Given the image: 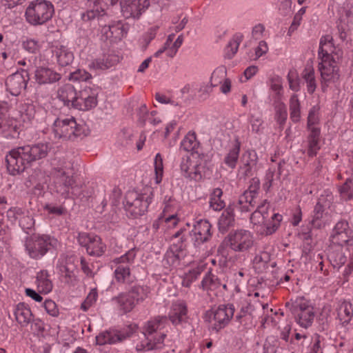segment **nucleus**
I'll use <instances>...</instances> for the list:
<instances>
[{
    "instance_id": "obj_37",
    "label": "nucleus",
    "mask_w": 353,
    "mask_h": 353,
    "mask_svg": "<svg viewBox=\"0 0 353 353\" xmlns=\"http://www.w3.org/2000/svg\"><path fill=\"white\" fill-rule=\"evenodd\" d=\"M222 195V190L215 188L210 196V207L215 211H220L225 206V202L221 199Z\"/></svg>"
},
{
    "instance_id": "obj_55",
    "label": "nucleus",
    "mask_w": 353,
    "mask_h": 353,
    "mask_svg": "<svg viewBox=\"0 0 353 353\" xmlns=\"http://www.w3.org/2000/svg\"><path fill=\"white\" fill-rule=\"evenodd\" d=\"M256 195L250 193L248 191H245L240 196L238 201L239 204H243L245 203H249L251 205H257Z\"/></svg>"
},
{
    "instance_id": "obj_41",
    "label": "nucleus",
    "mask_w": 353,
    "mask_h": 353,
    "mask_svg": "<svg viewBox=\"0 0 353 353\" xmlns=\"http://www.w3.org/2000/svg\"><path fill=\"white\" fill-rule=\"evenodd\" d=\"M19 225L27 233L28 230H31L34 226V220L32 214H30L29 211L23 209Z\"/></svg>"
},
{
    "instance_id": "obj_61",
    "label": "nucleus",
    "mask_w": 353,
    "mask_h": 353,
    "mask_svg": "<svg viewBox=\"0 0 353 353\" xmlns=\"http://www.w3.org/2000/svg\"><path fill=\"white\" fill-rule=\"evenodd\" d=\"M251 307L252 305L248 303L245 307H242L239 313L236 314V320L240 324L242 325L245 319L250 318Z\"/></svg>"
},
{
    "instance_id": "obj_53",
    "label": "nucleus",
    "mask_w": 353,
    "mask_h": 353,
    "mask_svg": "<svg viewBox=\"0 0 353 353\" xmlns=\"http://www.w3.org/2000/svg\"><path fill=\"white\" fill-rule=\"evenodd\" d=\"M97 296L98 293L97 289H92L83 303H82L81 308L83 311H87L88 308L96 302Z\"/></svg>"
},
{
    "instance_id": "obj_54",
    "label": "nucleus",
    "mask_w": 353,
    "mask_h": 353,
    "mask_svg": "<svg viewBox=\"0 0 353 353\" xmlns=\"http://www.w3.org/2000/svg\"><path fill=\"white\" fill-rule=\"evenodd\" d=\"M319 108L314 105L309 111L307 117V128L316 127L315 125L319 123V118L318 116Z\"/></svg>"
},
{
    "instance_id": "obj_35",
    "label": "nucleus",
    "mask_w": 353,
    "mask_h": 353,
    "mask_svg": "<svg viewBox=\"0 0 353 353\" xmlns=\"http://www.w3.org/2000/svg\"><path fill=\"white\" fill-rule=\"evenodd\" d=\"M199 144L195 132H189L182 140L181 148L186 152H194Z\"/></svg>"
},
{
    "instance_id": "obj_15",
    "label": "nucleus",
    "mask_w": 353,
    "mask_h": 353,
    "mask_svg": "<svg viewBox=\"0 0 353 353\" xmlns=\"http://www.w3.org/2000/svg\"><path fill=\"white\" fill-rule=\"evenodd\" d=\"M235 308L233 304L220 305L211 314L214 321L212 329L216 332L225 327L234 316Z\"/></svg>"
},
{
    "instance_id": "obj_52",
    "label": "nucleus",
    "mask_w": 353,
    "mask_h": 353,
    "mask_svg": "<svg viewBox=\"0 0 353 353\" xmlns=\"http://www.w3.org/2000/svg\"><path fill=\"white\" fill-rule=\"evenodd\" d=\"M22 208H12L7 211L6 216L8 221L12 224H17L19 223L20 218L22 213Z\"/></svg>"
},
{
    "instance_id": "obj_30",
    "label": "nucleus",
    "mask_w": 353,
    "mask_h": 353,
    "mask_svg": "<svg viewBox=\"0 0 353 353\" xmlns=\"http://www.w3.org/2000/svg\"><path fill=\"white\" fill-rule=\"evenodd\" d=\"M240 148L241 143L239 140H236L235 143L224 158V163L231 169H234L236 165L239 156Z\"/></svg>"
},
{
    "instance_id": "obj_44",
    "label": "nucleus",
    "mask_w": 353,
    "mask_h": 353,
    "mask_svg": "<svg viewBox=\"0 0 353 353\" xmlns=\"http://www.w3.org/2000/svg\"><path fill=\"white\" fill-rule=\"evenodd\" d=\"M180 168L183 176L192 180V175L193 174L194 172L193 168H194V163L192 164L189 156H185L182 157Z\"/></svg>"
},
{
    "instance_id": "obj_58",
    "label": "nucleus",
    "mask_w": 353,
    "mask_h": 353,
    "mask_svg": "<svg viewBox=\"0 0 353 353\" xmlns=\"http://www.w3.org/2000/svg\"><path fill=\"white\" fill-rule=\"evenodd\" d=\"M99 94V90L97 88H92L90 87H85L81 90H79L77 92V94L81 96L83 98H87V99H90L93 97L94 101H97V98Z\"/></svg>"
},
{
    "instance_id": "obj_50",
    "label": "nucleus",
    "mask_w": 353,
    "mask_h": 353,
    "mask_svg": "<svg viewBox=\"0 0 353 353\" xmlns=\"http://www.w3.org/2000/svg\"><path fill=\"white\" fill-rule=\"evenodd\" d=\"M325 210V208L321 207V205L318 204H316L313 212V219L311 221V223L314 228L321 227V219L323 218Z\"/></svg>"
},
{
    "instance_id": "obj_27",
    "label": "nucleus",
    "mask_w": 353,
    "mask_h": 353,
    "mask_svg": "<svg viewBox=\"0 0 353 353\" xmlns=\"http://www.w3.org/2000/svg\"><path fill=\"white\" fill-rule=\"evenodd\" d=\"M48 272L47 270H41L37 275V288L40 292L47 294L52 291V283L48 279Z\"/></svg>"
},
{
    "instance_id": "obj_22",
    "label": "nucleus",
    "mask_w": 353,
    "mask_h": 353,
    "mask_svg": "<svg viewBox=\"0 0 353 353\" xmlns=\"http://www.w3.org/2000/svg\"><path fill=\"white\" fill-rule=\"evenodd\" d=\"M234 208L232 205L227 207L222 212L218 221V228L221 233L224 234L234 225Z\"/></svg>"
},
{
    "instance_id": "obj_26",
    "label": "nucleus",
    "mask_w": 353,
    "mask_h": 353,
    "mask_svg": "<svg viewBox=\"0 0 353 353\" xmlns=\"http://www.w3.org/2000/svg\"><path fill=\"white\" fill-rule=\"evenodd\" d=\"M283 219L281 214L279 213H274L270 219L261 221L262 224L265 228V235H271L274 233L280 226L281 222Z\"/></svg>"
},
{
    "instance_id": "obj_28",
    "label": "nucleus",
    "mask_w": 353,
    "mask_h": 353,
    "mask_svg": "<svg viewBox=\"0 0 353 353\" xmlns=\"http://www.w3.org/2000/svg\"><path fill=\"white\" fill-rule=\"evenodd\" d=\"M327 258L334 268L337 269L343 265L347 261L346 256L341 248L329 251Z\"/></svg>"
},
{
    "instance_id": "obj_31",
    "label": "nucleus",
    "mask_w": 353,
    "mask_h": 353,
    "mask_svg": "<svg viewBox=\"0 0 353 353\" xmlns=\"http://www.w3.org/2000/svg\"><path fill=\"white\" fill-rule=\"evenodd\" d=\"M353 315L352 305L347 301L342 302L338 308V316L343 324L348 323Z\"/></svg>"
},
{
    "instance_id": "obj_4",
    "label": "nucleus",
    "mask_w": 353,
    "mask_h": 353,
    "mask_svg": "<svg viewBox=\"0 0 353 353\" xmlns=\"http://www.w3.org/2000/svg\"><path fill=\"white\" fill-rule=\"evenodd\" d=\"M52 134L55 139L74 140L89 134L85 125L78 124L74 117L57 118L51 126Z\"/></svg>"
},
{
    "instance_id": "obj_16",
    "label": "nucleus",
    "mask_w": 353,
    "mask_h": 353,
    "mask_svg": "<svg viewBox=\"0 0 353 353\" xmlns=\"http://www.w3.org/2000/svg\"><path fill=\"white\" fill-rule=\"evenodd\" d=\"M120 5L125 18L139 19L150 6V0H125L121 1Z\"/></svg>"
},
{
    "instance_id": "obj_46",
    "label": "nucleus",
    "mask_w": 353,
    "mask_h": 353,
    "mask_svg": "<svg viewBox=\"0 0 353 353\" xmlns=\"http://www.w3.org/2000/svg\"><path fill=\"white\" fill-rule=\"evenodd\" d=\"M243 40V34L237 33L234 35L232 39L229 42L228 48V56L232 58L237 52L239 44Z\"/></svg>"
},
{
    "instance_id": "obj_18",
    "label": "nucleus",
    "mask_w": 353,
    "mask_h": 353,
    "mask_svg": "<svg viewBox=\"0 0 353 353\" xmlns=\"http://www.w3.org/2000/svg\"><path fill=\"white\" fill-rule=\"evenodd\" d=\"M258 156L254 150H247L241 158V165L239 168L240 174L244 179L252 176L256 168Z\"/></svg>"
},
{
    "instance_id": "obj_13",
    "label": "nucleus",
    "mask_w": 353,
    "mask_h": 353,
    "mask_svg": "<svg viewBox=\"0 0 353 353\" xmlns=\"http://www.w3.org/2000/svg\"><path fill=\"white\" fill-rule=\"evenodd\" d=\"M212 225L207 219H199L194 221L192 230L189 232L192 241L195 246L208 242L212 236Z\"/></svg>"
},
{
    "instance_id": "obj_39",
    "label": "nucleus",
    "mask_w": 353,
    "mask_h": 353,
    "mask_svg": "<svg viewBox=\"0 0 353 353\" xmlns=\"http://www.w3.org/2000/svg\"><path fill=\"white\" fill-rule=\"evenodd\" d=\"M194 172L192 175V180L198 181L202 179L205 175V172L208 170L206 160H203L200 158L195 163L194 168H193Z\"/></svg>"
},
{
    "instance_id": "obj_10",
    "label": "nucleus",
    "mask_w": 353,
    "mask_h": 353,
    "mask_svg": "<svg viewBox=\"0 0 353 353\" xmlns=\"http://www.w3.org/2000/svg\"><path fill=\"white\" fill-rule=\"evenodd\" d=\"M223 243L234 252H244L248 251L254 244L252 233L245 230H237L230 232Z\"/></svg>"
},
{
    "instance_id": "obj_2",
    "label": "nucleus",
    "mask_w": 353,
    "mask_h": 353,
    "mask_svg": "<svg viewBox=\"0 0 353 353\" xmlns=\"http://www.w3.org/2000/svg\"><path fill=\"white\" fill-rule=\"evenodd\" d=\"M50 149V143H38L11 150L5 159L8 172L13 176L24 172L33 162L47 157Z\"/></svg>"
},
{
    "instance_id": "obj_40",
    "label": "nucleus",
    "mask_w": 353,
    "mask_h": 353,
    "mask_svg": "<svg viewBox=\"0 0 353 353\" xmlns=\"http://www.w3.org/2000/svg\"><path fill=\"white\" fill-rule=\"evenodd\" d=\"M290 119L293 122H298L301 118L300 103L297 95L294 94L290 99Z\"/></svg>"
},
{
    "instance_id": "obj_57",
    "label": "nucleus",
    "mask_w": 353,
    "mask_h": 353,
    "mask_svg": "<svg viewBox=\"0 0 353 353\" xmlns=\"http://www.w3.org/2000/svg\"><path fill=\"white\" fill-rule=\"evenodd\" d=\"M287 77L289 82L290 88L294 92H298L300 90L301 80L296 75V72L290 71Z\"/></svg>"
},
{
    "instance_id": "obj_3",
    "label": "nucleus",
    "mask_w": 353,
    "mask_h": 353,
    "mask_svg": "<svg viewBox=\"0 0 353 353\" xmlns=\"http://www.w3.org/2000/svg\"><path fill=\"white\" fill-rule=\"evenodd\" d=\"M53 175L54 190L63 198L75 199L83 195V183H77L71 172L58 168H54Z\"/></svg>"
},
{
    "instance_id": "obj_56",
    "label": "nucleus",
    "mask_w": 353,
    "mask_h": 353,
    "mask_svg": "<svg viewBox=\"0 0 353 353\" xmlns=\"http://www.w3.org/2000/svg\"><path fill=\"white\" fill-rule=\"evenodd\" d=\"M135 252L133 250H129L125 254L120 257L116 258L114 262L119 265V264H128L132 263L135 258Z\"/></svg>"
},
{
    "instance_id": "obj_33",
    "label": "nucleus",
    "mask_w": 353,
    "mask_h": 353,
    "mask_svg": "<svg viewBox=\"0 0 353 353\" xmlns=\"http://www.w3.org/2000/svg\"><path fill=\"white\" fill-rule=\"evenodd\" d=\"M269 203L267 200H264L262 203L257 205V208L254 212H253L251 214L250 219L251 221L256 223L255 221H257L259 223H261L259 220L261 218V221H263L268 218V208H269Z\"/></svg>"
},
{
    "instance_id": "obj_48",
    "label": "nucleus",
    "mask_w": 353,
    "mask_h": 353,
    "mask_svg": "<svg viewBox=\"0 0 353 353\" xmlns=\"http://www.w3.org/2000/svg\"><path fill=\"white\" fill-rule=\"evenodd\" d=\"M287 109L283 103H280L276 108L275 118L277 123L280 125V128H283V125L287 119Z\"/></svg>"
},
{
    "instance_id": "obj_20",
    "label": "nucleus",
    "mask_w": 353,
    "mask_h": 353,
    "mask_svg": "<svg viewBox=\"0 0 353 353\" xmlns=\"http://www.w3.org/2000/svg\"><path fill=\"white\" fill-rule=\"evenodd\" d=\"M112 301L117 304L119 310L123 314L131 312L137 305V303L130 294L121 292L118 296H114Z\"/></svg>"
},
{
    "instance_id": "obj_62",
    "label": "nucleus",
    "mask_w": 353,
    "mask_h": 353,
    "mask_svg": "<svg viewBox=\"0 0 353 353\" xmlns=\"http://www.w3.org/2000/svg\"><path fill=\"white\" fill-rule=\"evenodd\" d=\"M333 201V195L331 193L321 194L318 199L316 204L325 209L330 208Z\"/></svg>"
},
{
    "instance_id": "obj_51",
    "label": "nucleus",
    "mask_w": 353,
    "mask_h": 353,
    "mask_svg": "<svg viewBox=\"0 0 353 353\" xmlns=\"http://www.w3.org/2000/svg\"><path fill=\"white\" fill-rule=\"evenodd\" d=\"M332 37L330 35H325L321 38L318 52L319 58L325 57V52L329 53L327 49H324V46H329L330 48L333 47V43H332Z\"/></svg>"
},
{
    "instance_id": "obj_11",
    "label": "nucleus",
    "mask_w": 353,
    "mask_h": 353,
    "mask_svg": "<svg viewBox=\"0 0 353 353\" xmlns=\"http://www.w3.org/2000/svg\"><path fill=\"white\" fill-rule=\"evenodd\" d=\"M77 241L81 246L85 248L90 256L99 257L102 256L106 250V245L97 235L80 232L77 236Z\"/></svg>"
},
{
    "instance_id": "obj_5",
    "label": "nucleus",
    "mask_w": 353,
    "mask_h": 353,
    "mask_svg": "<svg viewBox=\"0 0 353 353\" xmlns=\"http://www.w3.org/2000/svg\"><path fill=\"white\" fill-rule=\"evenodd\" d=\"M54 13L53 4L46 0L31 1L25 12L26 19L32 26H41L50 21Z\"/></svg>"
},
{
    "instance_id": "obj_42",
    "label": "nucleus",
    "mask_w": 353,
    "mask_h": 353,
    "mask_svg": "<svg viewBox=\"0 0 353 353\" xmlns=\"http://www.w3.org/2000/svg\"><path fill=\"white\" fill-rule=\"evenodd\" d=\"M60 273L65 279V283H72L74 279V265H70L67 261L59 262L57 265Z\"/></svg>"
},
{
    "instance_id": "obj_12",
    "label": "nucleus",
    "mask_w": 353,
    "mask_h": 353,
    "mask_svg": "<svg viewBox=\"0 0 353 353\" xmlns=\"http://www.w3.org/2000/svg\"><path fill=\"white\" fill-rule=\"evenodd\" d=\"M137 325H130L122 330H110L103 332L96 336L97 344H115L130 337L137 330Z\"/></svg>"
},
{
    "instance_id": "obj_1",
    "label": "nucleus",
    "mask_w": 353,
    "mask_h": 353,
    "mask_svg": "<svg viewBox=\"0 0 353 353\" xmlns=\"http://www.w3.org/2000/svg\"><path fill=\"white\" fill-rule=\"evenodd\" d=\"M188 319V307L183 301H177L172 303L171 310L166 316H157L147 321L143 327V339L136 346L137 351L148 352L159 350L165 346V339L167 335L162 332L168 325L169 321L176 326L185 322Z\"/></svg>"
},
{
    "instance_id": "obj_64",
    "label": "nucleus",
    "mask_w": 353,
    "mask_h": 353,
    "mask_svg": "<svg viewBox=\"0 0 353 353\" xmlns=\"http://www.w3.org/2000/svg\"><path fill=\"white\" fill-rule=\"evenodd\" d=\"M174 241H175L170 245V247L172 250L183 253L186 248L187 237H181L180 239H175Z\"/></svg>"
},
{
    "instance_id": "obj_49",
    "label": "nucleus",
    "mask_w": 353,
    "mask_h": 353,
    "mask_svg": "<svg viewBox=\"0 0 353 353\" xmlns=\"http://www.w3.org/2000/svg\"><path fill=\"white\" fill-rule=\"evenodd\" d=\"M92 78V75L85 70L77 69L70 74L69 79L74 81H86Z\"/></svg>"
},
{
    "instance_id": "obj_9",
    "label": "nucleus",
    "mask_w": 353,
    "mask_h": 353,
    "mask_svg": "<svg viewBox=\"0 0 353 353\" xmlns=\"http://www.w3.org/2000/svg\"><path fill=\"white\" fill-rule=\"evenodd\" d=\"M325 57L319 58L321 62L319 63V70L321 73V78L325 81L336 83L340 79L339 67L336 63L342 58L343 52L338 50L335 52L337 60L330 54L325 52Z\"/></svg>"
},
{
    "instance_id": "obj_14",
    "label": "nucleus",
    "mask_w": 353,
    "mask_h": 353,
    "mask_svg": "<svg viewBox=\"0 0 353 353\" xmlns=\"http://www.w3.org/2000/svg\"><path fill=\"white\" fill-rule=\"evenodd\" d=\"M29 74L26 70L18 71L7 77L6 90L13 96L19 95L26 88Z\"/></svg>"
},
{
    "instance_id": "obj_21",
    "label": "nucleus",
    "mask_w": 353,
    "mask_h": 353,
    "mask_svg": "<svg viewBox=\"0 0 353 353\" xmlns=\"http://www.w3.org/2000/svg\"><path fill=\"white\" fill-rule=\"evenodd\" d=\"M61 79V74L53 70L40 67L35 70V79L39 84L52 83Z\"/></svg>"
},
{
    "instance_id": "obj_59",
    "label": "nucleus",
    "mask_w": 353,
    "mask_h": 353,
    "mask_svg": "<svg viewBox=\"0 0 353 353\" xmlns=\"http://www.w3.org/2000/svg\"><path fill=\"white\" fill-rule=\"evenodd\" d=\"M225 70L223 68L216 69L211 76V84L212 86H216L221 83V79L224 78Z\"/></svg>"
},
{
    "instance_id": "obj_24",
    "label": "nucleus",
    "mask_w": 353,
    "mask_h": 353,
    "mask_svg": "<svg viewBox=\"0 0 353 353\" xmlns=\"http://www.w3.org/2000/svg\"><path fill=\"white\" fill-rule=\"evenodd\" d=\"M77 94L76 89L70 83L63 85L58 90V98L63 101L64 105L69 108L72 107V103H74Z\"/></svg>"
},
{
    "instance_id": "obj_60",
    "label": "nucleus",
    "mask_w": 353,
    "mask_h": 353,
    "mask_svg": "<svg viewBox=\"0 0 353 353\" xmlns=\"http://www.w3.org/2000/svg\"><path fill=\"white\" fill-rule=\"evenodd\" d=\"M23 48L30 53H37L39 50L38 41L30 39L23 42Z\"/></svg>"
},
{
    "instance_id": "obj_25",
    "label": "nucleus",
    "mask_w": 353,
    "mask_h": 353,
    "mask_svg": "<svg viewBox=\"0 0 353 353\" xmlns=\"http://www.w3.org/2000/svg\"><path fill=\"white\" fill-rule=\"evenodd\" d=\"M32 312L25 303H19L14 310L17 321L23 327L27 326L32 320Z\"/></svg>"
},
{
    "instance_id": "obj_36",
    "label": "nucleus",
    "mask_w": 353,
    "mask_h": 353,
    "mask_svg": "<svg viewBox=\"0 0 353 353\" xmlns=\"http://www.w3.org/2000/svg\"><path fill=\"white\" fill-rule=\"evenodd\" d=\"M182 257V252L175 251L170 247L164 255L163 263L169 266L176 267L179 265Z\"/></svg>"
},
{
    "instance_id": "obj_17",
    "label": "nucleus",
    "mask_w": 353,
    "mask_h": 353,
    "mask_svg": "<svg viewBox=\"0 0 353 353\" xmlns=\"http://www.w3.org/2000/svg\"><path fill=\"white\" fill-rule=\"evenodd\" d=\"M119 0H88L90 7L92 9L82 14L81 18L83 21L94 19L96 17H101L105 14V10L109 6L117 4Z\"/></svg>"
},
{
    "instance_id": "obj_45",
    "label": "nucleus",
    "mask_w": 353,
    "mask_h": 353,
    "mask_svg": "<svg viewBox=\"0 0 353 353\" xmlns=\"http://www.w3.org/2000/svg\"><path fill=\"white\" fill-rule=\"evenodd\" d=\"M339 192L344 201H347L353 198V182L351 179H346L343 185L340 187Z\"/></svg>"
},
{
    "instance_id": "obj_8",
    "label": "nucleus",
    "mask_w": 353,
    "mask_h": 353,
    "mask_svg": "<svg viewBox=\"0 0 353 353\" xmlns=\"http://www.w3.org/2000/svg\"><path fill=\"white\" fill-rule=\"evenodd\" d=\"M151 201L150 195L139 194L135 192H128L123 203L127 216L137 219L143 215Z\"/></svg>"
},
{
    "instance_id": "obj_43",
    "label": "nucleus",
    "mask_w": 353,
    "mask_h": 353,
    "mask_svg": "<svg viewBox=\"0 0 353 353\" xmlns=\"http://www.w3.org/2000/svg\"><path fill=\"white\" fill-rule=\"evenodd\" d=\"M303 78L307 83V92L310 94H313L316 88L314 70L312 68L309 70L305 69Z\"/></svg>"
},
{
    "instance_id": "obj_32",
    "label": "nucleus",
    "mask_w": 353,
    "mask_h": 353,
    "mask_svg": "<svg viewBox=\"0 0 353 353\" xmlns=\"http://www.w3.org/2000/svg\"><path fill=\"white\" fill-rule=\"evenodd\" d=\"M117 61V59L115 56L107 55L94 60L90 67L94 69L106 70L114 65Z\"/></svg>"
},
{
    "instance_id": "obj_7",
    "label": "nucleus",
    "mask_w": 353,
    "mask_h": 353,
    "mask_svg": "<svg viewBox=\"0 0 353 353\" xmlns=\"http://www.w3.org/2000/svg\"><path fill=\"white\" fill-rule=\"evenodd\" d=\"M58 241L48 235H33L27 239L26 248L29 256L35 259L43 257L48 252L57 248Z\"/></svg>"
},
{
    "instance_id": "obj_23",
    "label": "nucleus",
    "mask_w": 353,
    "mask_h": 353,
    "mask_svg": "<svg viewBox=\"0 0 353 353\" xmlns=\"http://www.w3.org/2000/svg\"><path fill=\"white\" fill-rule=\"evenodd\" d=\"M114 278L117 283L131 285L135 280L136 276L131 274L130 265L119 264L114 272Z\"/></svg>"
},
{
    "instance_id": "obj_6",
    "label": "nucleus",
    "mask_w": 353,
    "mask_h": 353,
    "mask_svg": "<svg viewBox=\"0 0 353 353\" xmlns=\"http://www.w3.org/2000/svg\"><path fill=\"white\" fill-rule=\"evenodd\" d=\"M285 307L294 315L296 322L302 327L312 325L314 319V308L303 297H298L294 301L285 303Z\"/></svg>"
},
{
    "instance_id": "obj_63",
    "label": "nucleus",
    "mask_w": 353,
    "mask_h": 353,
    "mask_svg": "<svg viewBox=\"0 0 353 353\" xmlns=\"http://www.w3.org/2000/svg\"><path fill=\"white\" fill-rule=\"evenodd\" d=\"M270 87L271 89L275 92L278 99H279L281 96V90L283 89L281 79L279 77L272 78L271 80Z\"/></svg>"
},
{
    "instance_id": "obj_29",
    "label": "nucleus",
    "mask_w": 353,
    "mask_h": 353,
    "mask_svg": "<svg viewBox=\"0 0 353 353\" xmlns=\"http://www.w3.org/2000/svg\"><path fill=\"white\" fill-rule=\"evenodd\" d=\"M128 294H130L131 296L134 298V300L137 304L143 301L148 296L150 292L149 288L145 285H134L126 292Z\"/></svg>"
},
{
    "instance_id": "obj_38",
    "label": "nucleus",
    "mask_w": 353,
    "mask_h": 353,
    "mask_svg": "<svg viewBox=\"0 0 353 353\" xmlns=\"http://www.w3.org/2000/svg\"><path fill=\"white\" fill-rule=\"evenodd\" d=\"M97 105V101H94L93 97L90 99H87V98H83L77 94V99L74 100V103H72V108L85 111L94 108Z\"/></svg>"
},
{
    "instance_id": "obj_34",
    "label": "nucleus",
    "mask_w": 353,
    "mask_h": 353,
    "mask_svg": "<svg viewBox=\"0 0 353 353\" xmlns=\"http://www.w3.org/2000/svg\"><path fill=\"white\" fill-rule=\"evenodd\" d=\"M221 285V280L217 276L208 272L203 279L201 287L203 290H215Z\"/></svg>"
},
{
    "instance_id": "obj_19",
    "label": "nucleus",
    "mask_w": 353,
    "mask_h": 353,
    "mask_svg": "<svg viewBox=\"0 0 353 353\" xmlns=\"http://www.w3.org/2000/svg\"><path fill=\"white\" fill-rule=\"evenodd\" d=\"M52 54L55 57L59 65L65 67L70 65L74 60V54L70 49L63 45H55L52 47Z\"/></svg>"
},
{
    "instance_id": "obj_47",
    "label": "nucleus",
    "mask_w": 353,
    "mask_h": 353,
    "mask_svg": "<svg viewBox=\"0 0 353 353\" xmlns=\"http://www.w3.org/2000/svg\"><path fill=\"white\" fill-rule=\"evenodd\" d=\"M352 237L353 234L352 230H347V232L343 233L332 234L333 241L341 246L347 244L352 240Z\"/></svg>"
}]
</instances>
